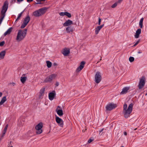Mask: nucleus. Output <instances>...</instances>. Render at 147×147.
<instances>
[{"mask_svg":"<svg viewBox=\"0 0 147 147\" xmlns=\"http://www.w3.org/2000/svg\"><path fill=\"white\" fill-rule=\"evenodd\" d=\"M133 106V104L132 103H130L127 109V104L126 103L124 104L123 113L125 118H127L129 116L130 114L132 111Z\"/></svg>","mask_w":147,"mask_h":147,"instance_id":"f257e3e1","label":"nucleus"},{"mask_svg":"<svg viewBox=\"0 0 147 147\" xmlns=\"http://www.w3.org/2000/svg\"><path fill=\"white\" fill-rule=\"evenodd\" d=\"M8 6V4L7 1H5L2 7L1 12V16L0 18V25L1 24L2 20L5 16V13L7 11Z\"/></svg>","mask_w":147,"mask_h":147,"instance_id":"f03ea898","label":"nucleus"},{"mask_svg":"<svg viewBox=\"0 0 147 147\" xmlns=\"http://www.w3.org/2000/svg\"><path fill=\"white\" fill-rule=\"evenodd\" d=\"M27 29H24L23 30H18L17 37L16 40L17 41L19 42L23 40L26 36Z\"/></svg>","mask_w":147,"mask_h":147,"instance_id":"7ed1b4c3","label":"nucleus"},{"mask_svg":"<svg viewBox=\"0 0 147 147\" xmlns=\"http://www.w3.org/2000/svg\"><path fill=\"white\" fill-rule=\"evenodd\" d=\"M48 8L43 7L38 10L35 11L33 12V15L36 17H38L44 14L46 12Z\"/></svg>","mask_w":147,"mask_h":147,"instance_id":"20e7f679","label":"nucleus"},{"mask_svg":"<svg viewBox=\"0 0 147 147\" xmlns=\"http://www.w3.org/2000/svg\"><path fill=\"white\" fill-rule=\"evenodd\" d=\"M57 75L55 74H53L47 77L44 81V83L51 82L54 79Z\"/></svg>","mask_w":147,"mask_h":147,"instance_id":"39448f33","label":"nucleus"},{"mask_svg":"<svg viewBox=\"0 0 147 147\" xmlns=\"http://www.w3.org/2000/svg\"><path fill=\"white\" fill-rule=\"evenodd\" d=\"M43 127V125L42 123L40 122L36 125L35 129L36 130V133L37 134H41L42 131V128Z\"/></svg>","mask_w":147,"mask_h":147,"instance_id":"423d86ee","label":"nucleus"},{"mask_svg":"<svg viewBox=\"0 0 147 147\" xmlns=\"http://www.w3.org/2000/svg\"><path fill=\"white\" fill-rule=\"evenodd\" d=\"M146 83L145 78L144 76H143L140 79L138 87L139 89H142Z\"/></svg>","mask_w":147,"mask_h":147,"instance_id":"0eeeda50","label":"nucleus"},{"mask_svg":"<svg viewBox=\"0 0 147 147\" xmlns=\"http://www.w3.org/2000/svg\"><path fill=\"white\" fill-rule=\"evenodd\" d=\"M117 107L116 104L111 103H109L106 106V111H110L115 109Z\"/></svg>","mask_w":147,"mask_h":147,"instance_id":"6e6552de","label":"nucleus"},{"mask_svg":"<svg viewBox=\"0 0 147 147\" xmlns=\"http://www.w3.org/2000/svg\"><path fill=\"white\" fill-rule=\"evenodd\" d=\"M95 81L96 83H98L101 81V77L100 73L98 71L97 72L95 76Z\"/></svg>","mask_w":147,"mask_h":147,"instance_id":"1a4fd4ad","label":"nucleus"},{"mask_svg":"<svg viewBox=\"0 0 147 147\" xmlns=\"http://www.w3.org/2000/svg\"><path fill=\"white\" fill-rule=\"evenodd\" d=\"M55 120L56 122L60 127H63V122L62 119L56 116Z\"/></svg>","mask_w":147,"mask_h":147,"instance_id":"9d476101","label":"nucleus"},{"mask_svg":"<svg viewBox=\"0 0 147 147\" xmlns=\"http://www.w3.org/2000/svg\"><path fill=\"white\" fill-rule=\"evenodd\" d=\"M56 111L57 114L60 116H62L63 114L62 108L59 106L57 107L56 109Z\"/></svg>","mask_w":147,"mask_h":147,"instance_id":"9b49d317","label":"nucleus"},{"mask_svg":"<svg viewBox=\"0 0 147 147\" xmlns=\"http://www.w3.org/2000/svg\"><path fill=\"white\" fill-rule=\"evenodd\" d=\"M85 63L84 61L81 62L80 65L76 69V71L79 72L82 70L84 67Z\"/></svg>","mask_w":147,"mask_h":147,"instance_id":"f8f14e48","label":"nucleus"},{"mask_svg":"<svg viewBox=\"0 0 147 147\" xmlns=\"http://www.w3.org/2000/svg\"><path fill=\"white\" fill-rule=\"evenodd\" d=\"M70 53V49L68 48H65L62 51V53L64 56H67Z\"/></svg>","mask_w":147,"mask_h":147,"instance_id":"ddd939ff","label":"nucleus"},{"mask_svg":"<svg viewBox=\"0 0 147 147\" xmlns=\"http://www.w3.org/2000/svg\"><path fill=\"white\" fill-rule=\"evenodd\" d=\"M56 95L55 91H53V92L50 93L49 94V98L50 100H52L54 99Z\"/></svg>","mask_w":147,"mask_h":147,"instance_id":"4468645a","label":"nucleus"},{"mask_svg":"<svg viewBox=\"0 0 147 147\" xmlns=\"http://www.w3.org/2000/svg\"><path fill=\"white\" fill-rule=\"evenodd\" d=\"M45 88H42L40 90L39 92V98L41 99L42 98V96L44 95V93L45 91Z\"/></svg>","mask_w":147,"mask_h":147,"instance_id":"2eb2a0df","label":"nucleus"},{"mask_svg":"<svg viewBox=\"0 0 147 147\" xmlns=\"http://www.w3.org/2000/svg\"><path fill=\"white\" fill-rule=\"evenodd\" d=\"M73 22L72 21L68 20H66L64 23L63 24V25L64 26H69L73 24Z\"/></svg>","mask_w":147,"mask_h":147,"instance_id":"dca6fc26","label":"nucleus"},{"mask_svg":"<svg viewBox=\"0 0 147 147\" xmlns=\"http://www.w3.org/2000/svg\"><path fill=\"white\" fill-rule=\"evenodd\" d=\"M141 30L140 28L138 29L136 31L134 36L135 38H137L139 37V35L141 33Z\"/></svg>","mask_w":147,"mask_h":147,"instance_id":"f3484780","label":"nucleus"},{"mask_svg":"<svg viewBox=\"0 0 147 147\" xmlns=\"http://www.w3.org/2000/svg\"><path fill=\"white\" fill-rule=\"evenodd\" d=\"M129 89V87H125L122 89V91L120 93L121 94H123L127 93V91Z\"/></svg>","mask_w":147,"mask_h":147,"instance_id":"a211bd4d","label":"nucleus"},{"mask_svg":"<svg viewBox=\"0 0 147 147\" xmlns=\"http://www.w3.org/2000/svg\"><path fill=\"white\" fill-rule=\"evenodd\" d=\"M73 28L71 26H68L66 28L65 31L67 33L72 32H73Z\"/></svg>","mask_w":147,"mask_h":147,"instance_id":"6ab92c4d","label":"nucleus"},{"mask_svg":"<svg viewBox=\"0 0 147 147\" xmlns=\"http://www.w3.org/2000/svg\"><path fill=\"white\" fill-rule=\"evenodd\" d=\"M12 29V27L9 28L4 33V36H5L9 34H10L11 32Z\"/></svg>","mask_w":147,"mask_h":147,"instance_id":"aec40b11","label":"nucleus"},{"mask_svg":"<svg viewBox=\"0 0 147 147\" xmlns=\"http://www.w3.org/2000/svg\"><path fill=\"white\" fill-rule=\"evenodd\" d=\"M30 20V16L28 15L24 19L23 22L24 23L27 24Z\"/></svg>","mask_w":147,"mask_h":147,"instance_id":"412c9836","label":"nucleus"},{"mask_svg":"<svg viewBox=\"0 0 147 147\" xmlns=\"http://www.w3.org/2000/svg\"><path fill=\"white\" fill-rule=\"evenodd\" d=\"M6 100V96L3 97L0 102V105H2Z\"/></svg>","mask_w":147,"mask_h":147,"instance_id":"4be33fe9","label":"nucleus"},{"mask_svg":"<svg viewBox=\"0 0 147 147\" xmlns=\"http://www.w3.org/2000/svg\"><path fill=\"white\" fill-rule=\"evenodd\" d=\"M5 51H1L0 53V58L1 59H3L5 55Z\"/></svg>","mask_w":147,"mask_h":147,"instance_id":"5701e85b","label":"nucleus"},{"mask_svg":"<svg viewBox=\"0 0 147 147\" xmlns=\"http://www.w3.org/2000/svg\"><path fill=\"white\" fill-rule=\"evenodd\" d=\"M144 20L143 18H141L139 22V25L140 28H142L143 27V22Z\"/></svg>","mask_w":147,"mask_h":147,"instance_id":"b1692460","label":"nucleus"},{"mask_svg":"<svg viewBox=\"0 0 147 147\" xmlns=\"http://www.w3.org/2000/svg\"><path fill=\"white\" fill-rule=\"evenodd\" d=\"M26 79L27 78L26 77H21L20 78L21 81L22 83L24 84L25 82Z\"/></svg>","mask_w":147,"mask_h":147,"instance_id":"393cba45","label":"nucleus"},{"mask_svg":"<svg viewBox=\"0 0 147 147\" xmlns=\"http://www.w3.org/2000/svg\"><path fill=\"white\" fill-rule=\"evenodd\" d=\"M101 29L98 26L95 29V34H97Z\"/></svg>","mask_w":147,"mask_h":147,"instance_id":"a878e982","label":"nucleus"},{"mask_svg":"<svg viewBox=\"0 0 147 147\" xmlns=\"http://www.w3.org/2000/svg\"><path fill=\"white\" fill-rule=\"evenodd\" d=\"M46 63L47 64V66L48 67L50 68L51 67L52 63L50 61H46Z\"/></svg>","mask_w":147,"mask_h":147,"instance_id":"bb28decb","label":"nucleus"},{"mask_svg":"<svg viewBox=\"0 0 147 147\" xmlns=\"http://www.w3.org/2000/svg\"><path fill=\"white\" fill-rule=\"evenodd\" d=\"M24 12V11H22L20 13H19L18 16V17L17 18V19L16 20V21H17V20L20 19V18H21V16H22V13Z\"/></svg>","mask_w":147,"mask_h":147,"instance_id":"cd10ccee","label":"nucleus"},{"mask_svg":"<svg viewBox=\"0 0 147 147\" xmlns=\"http://www.w3.org/2000/svg\"><path fill=\"white\" fill-rule=\"evenodd\" d=\"M65 16H67L69 18H70L71 17V14L70 13L67 12H66Z\"/></svg>","mask_w":147,"mask_h":147,"instance_id":"c85d7f7f","label":"nucleus"},{"mask_svg":"<svg viewBox=\"0 0 147 147\" xmlns=\"http://www.w3.org/2000/svg\"><path fill=\"white\" fill-rule=\"evenodd\" d=\"M134 60V57H130L129 58V60L130 62H133Z\"/></svg>","mask_w":147,"mask_h":147,"instance_id":"c756f323","label":"nucleus"},{"mask_svg":"<svg viewBox=\"0 0 147 147\" xmlns=\"http://www.w3.org/2000/svg\"><path fill=\"white\" fill-rule=\"evenodd\" d=\"M118 2H116L113 5L111 6V7L112 8H114L118 4Z\"/></svg>","mask_w":147,"mask_h":147,"instance_id":"7c9ffc66","label":"nucleus"},{"mask_svg":"<svg viewBox=\"0 0 147 147\" xmlns=\"http://www.w3.org/2000/svg\"><path fill=\"white\" fill-rule=\"evenodd\" d=\"M27 25V24L23 22V24L21 25V28H24Z\"/></svg>","mask_w":147,"mask_h":147,"instance_id":"2f4dec72","label":"nucleus"},{"mask_svg":"<svg viewBox=\"0 0 147 147\" xmlns=\"http://www.w3.org/2000/svg\"><path fill=\"white\" fill-rule=\"evenodd\" d=\"M65 12H61L59 13V15L60 16H64L65 15Z\"/></svg>","mask_w":147,"mask_h":147,"instance_id":"473e14b6","label":"nucleus"},{"mask_svg":"<svg viewBox=\"0 0 147 147\" xmlns=\"http://www.w3.org/2000/svg\"><path fill=\"white\" fill-rule=\"evenodd\" d=\"M5 42L4 41H2L0 42V46H3L5 44Z\"/></svg>","mask_w":147,"mask_h":147,"instance_id":"72a5a7b5","label":"nucleus"},{"mask_svg":"<svg viewBox=\"0 0 147 147\" xmlns=\"http://www.w3.org/2000/svg\"><path fill=\"white\" fill-rule=\"evenodd\" d=\"M140 41V39H139L136 42L134 45V46L135 47L137 45L138 43H139Z\"/></svg>","mask_w":147,"mask_h":147,"instance_id":"f704fd0d","label":"nucleus"},{"mask_svg":"<svg viewBox=\"0 0 147 147\" xmlns=\"http://www.w3.org/2000/svg\"><path fill=\"white\" fill-rule=\"evenodd\" d=\"M8 124H7L5 126V128H4V130H4V131H7V128L8 127Z\"/></svg>","mask_w":147,"mask_h":147,"instance_id":"c9c22d12","label":"nucleus"},{"mask_svg":"<svg viewBox=\"0 0 147 147\" xmlns=\"http://www.w3.org/2000/svg\"><path fill=\"white\" fill-rule=\"evenodd\" d=\"M93 140V139H91V138H90V139H89L88 140V143H90L92 142Z\"/></svg>","mask_w":147,"mask_h":147,"instance_id":"e433bc0d","label":"nucleus"},{"mask_svg":"<svg viewBox=\"0 0 147 147\" xmlns=\"http://www.w3.org/2000/svg\"><path fill=\"white\" fill-rule=\"evenodd\" d=\"M101 19L100 18H98V24L100 25V24Z\"/></svg>","mask_w":147,"mask_h":147,"instance_id":"4c0bfd02","label":"nucleus"},{"mask_svg":"<svg viewBox=\"0 0 147 147\" xmlns=\"http://www.w3.org/2000/svg\"><path fill=\"white\" fill-rule=\"evenodd\" d=\"M38 2H37V3H36V4H41V1L40 0H39L38 1Z\"/></svg>","mask_w":147,"mask_h":147,"instance_id":"58836bf2","label":"nucleus"},{"mask_svg":"<svg viewBox=\"0 0 147 147\" xmlns=\"http://www.w3.org/2000/svg\"><path fill=\"white\" fill-rule=\"evenodd\" d=\"M104 24L100 26H98V27L100 29H101V28L104 26Z\"/></svg>","mask_w":147,"mask_h":147,"instance_id":"ea45409f","label":"nucleus"},{"mask_svg":"<svg viewBox=\"0 0 147 147\" xmlns=\"http://www.w3.org/2000/svg\"><path fill=\"white\" fill-rule=\"evenodd\" d=\"M59 85V83L58 82H56L55 84V85L56 86H57Z\"/></svg>","mask_w":147,"mask_h":147,"instance_id":"a19ab883","label":"nucleus"},{"mask_svg":"<svg viewBox=\"0 0 147 147\" xmlns=\"http://www.w3.org/2000/svg\"><path fill=\"white\" fill-rule=\"evenodd\" d=\"M53 65L54 66H56V67L57 65V63H54L53 64Z\"/></svg>","mask_w":147,"mask_h":147,"instance_id":"79ce46f5","label":"nucleus"},{"mask_svg":"<svg viewBox=\"0 0 147 147\" xmlns=\"http://www.w3.org/2000/svg\"><path fill=\"white\" fill-rule=\"evenodd\" d=\"M104 129H102L99 131V133H101L103 130Z\"/></svg>","mask_w":147,"mask_h":147,"instance_id":"37998d69","label":"nucleus"},{"mask_svg":"<svg viewBox=\"0 0 147 147\" xmlns=\"http://www.w3.org/2000/svg\"><path fill=\"white\" fill-rule=\"evenodd\" d=\"M27 0V1L29 3L33 1V0Z\"/></svg>","mask_w":147,"mask_h":147,"instance_id":"c03bdc74","label":"nucleus"},{"mask_svg":"<svg viewBox=\"0 0 147 147\" xmlns=\"http://www.w3.org/2000/svg\"><path fill=\"white\" fill-rule=\"evenodd\" d=\"M6 131H5L4 130L3 131V135H4L5 134Z\"/></svg>","mask_w":147,"mask_h":147,"instance_id":"a18cd8bd","label":"nucleus"},{"mask_svg":"<svg viewBox=\"0 0 147 147\" xmlns=\"http://www.w3.org/2000/svg\"><path fill=\"white\" fill-rule=\"evenodd\" d=\"M124 134L125 135V136H126L127 134V133L125 131L124 133Z\"/></svg>","mask_w":147,"mask_h":147,"instance_id":"49530a36","label":"nucleus"},{"mask_svg":"<svg viewBox=\"0 0 147 147\" xmlns=\"http://www.w3.org/2000/svg\"><path fill=\"white\" fill-rule=\"evenodd\" d=\"M17 1L19 2H20L22 1H23L24 0H17Z\"/></svg>","mask_w":147,"mask_h":147,"instance_id":"de8ad7c7","label":"nucleus"},{"mask_svg":"<svg viewBox=\"0 0 147 147\" xmlns=\"http://www.w3.org/2000/svg\"><path fill=\"white\" fill-rule=\"evenodd\" d=\"M142 53V52L141 51H138V54L141 53Z\"/></svg>","mask_w":147,"mask_h":147,"instance_id":"09e8293b","label":"nucleus"},{"mask_svg":"<svg viewBox=\"0 0 147 147\" xmlns=\"http://www.w3.org/2000/svg\"><path fill=\"white\" fill-rule=\"evenodd\" d=\"M122 1V0H118V2L119 3H120Z\"/></svg>","mask_w":147,"mask_h":147,"instance_id":"8fccbe9b","label":"nucleus"},{"mask_svg":"<svg viewBox=\"0 0 147 147\" xmlns=\"http://www.w3.org/2000/svg\"><path fill=\"white\" fill-rule=\"evenodd\" d=\"M2 93L1 92H0V97L2 96Z\"/></svg>","mask_w":147,"mask_h":147,"instance_id":"3c124183","label":"nucleus"},{"mask_svg":"<svg viewBox=\"0 0 147 147\" xmlns=\"http://www.w3.org/2000/svg\"><path fill=\"white\" fill-rule=\"evenodd\" d=\"M12 84L14 86L16 84L12 82Z\"/></svg>","mask_w":147,"mask_h":147,"instance_id":"603ef678","label":"nucleus"},{"mask_svg":"<svg viewBox=\"0 0 147 147\" xmlns=\"http://www.w3.org/2000/svg\"><path fill=\"white\" fill-rule=\"evenodd\" d=\"M40 0V1H45L46 0Z\"/></svg>","mask_w":147,"mask_h":147,"instance_id":"864d4df0","label":"nucleus"},{"mask_svg":"<svg viewBox=\"0 0 147 147\" xmlns=\"http://www.w3.org/2000/svg\"><path fill=\"white\" fill-rule=\"evenodd\" d=\"M101 60H102V57H101V58H100V61Z\"/></svg>","mask_w":147,"mask_h":147,"instance_id":"5fc2aeb1","label":"nucleus"},{"mask_svg":"<svg viewBox=\"0 0 147 147\" xmlns=\"http://www.w3.org/2000/svg\"><path fill=\"white\" fill-rule=\"evenodd\" d=\"M4 136V135H3V134H2V136L3 137V136Z\"/></svg>","mask_w":147,"mask_h":147,"instance_id":"6e6d98bb","label":"nucleus"},{"mask_svg":"<svg viewBox=\"0 0 147 147\" xmlns=\"http://www.w3.org/2000/svg\"><path fill=\"white\" fill-rule=\"evenodd\" d=\"M121 147H124V146H121Z\"/></svg>","mask_w":147,"mask_h":147,"instance_id":"4d7b16f0","label":"nucleus"},{"mask_svg":"<svg viewBox=\"0 0 147 147\" xmlns=\"http://www.w3.org/2000/svg\"><path fill=\"white\" fill-rule=\"evenodd\" d=\"M99 62H100V61H98L97 62V63H98Z\"/></svg>","mask_w":147,"mask_h":147,"instance_id":"13d9d810","label":"nucleus"},{"mask_svg":"<svg viewBox=\"0 0 147 147\" xmlns=\"http://www.w3.org/2000/svg\"><path fill=\"white\" fill-rule=\"evenodd\" d=\"M10 147H13V146H10Z\"/></svg>","mask_w":147,"mask_h":147,"instance_id":"bf43d9fd","label":"nucleus"},{"mask_svg":"<svg viewBox=\"0 0 147 147\" xmlns=\"http://www.w3.org/2000/svg\"><path fill=\"white\" fill-rule=\"evenodd\" d=\"M147 95V94H146V95Z\"/></svg>","mask_w":147,"mask_h":147,"instance_id":"052dcab7","label":"nucleus"}]
</instances>
